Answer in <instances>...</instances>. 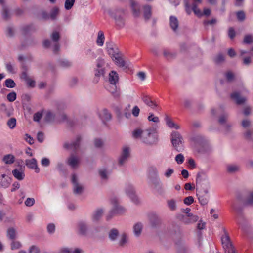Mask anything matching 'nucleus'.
Listing matches in <instances>:
<instances>
[{"label": "nucleus", "instance_id": "1", "mask_svg": "<svg viewBox=\"0 0 253 253\" xmlns=\"http://www.w3.org/2000/svg\"><path fill=\"white\" fill-rule=\"evenodd\" d=\"M132 136L135 139H140L142 142L148 145L156 144L158 140V136L154 128H150L143 130L137 128L132 133Z\"/></svg>", "mask_w": 253, "mask_h": 253}, {"label": "nucleus", "instance_id": "2", "mask_svg": "<svg viewBox=\"0 0 253 253\" xmlns=\"http://www.w3.org/2000/svg\"><path fill=\"white\" fill-rule=\"evenodd\" d=\"M149 178L155 191L160 195L165 192L163 184L159 178L158 171L156 168H152L149 170Z\"/></svg>", "mask_w": 253, "mask_h": 253}, {"label": "nucleus", "instance_id": "3", "mask_svg": "<svg viewBox=\"0 0 253 253\" xmlns=\"http://www.w3.org/2000/svg\"><path fill=\"white\" fill-rule=\"evenodd\" d=\"M223 231L224 232V235L221 238V242L225 253H237L227 230L225 228H223Z\"/></svg>", "mask_w": 253, "mask_h": 253}, {"label": "nucleus", "instance_id": "4", "mask_svg": "<svg viewBox=\"0 0 253 253\" xmlns=\"http://www.w3.org/2000/svg\"><path fill=\"white\" fill-rule=\"evenodd\" d=\"M183 141V137L178 132L173 131L171 133V142L173 147L177 152H182L184 150Z\"/></svg>", "mask_w": 253, "mask_h": 253}, {"label": "nucleus", "instance_id": "5", "mask_svg": "<svg viewBox=\"0 0 253 253\" xmlns=\"http://www.w3.org/2000/svg\"><path fill=\"white\" fill-rule=\"evenodd\" d=\"M209 188L205 186L203 187V186H199L198 188H196V195L201 205H205L208 202L209 198L208 195Z\"/></svg>", "mask_w": 253, "mask_h": 253}, {"label": "nucleus", "instance_id": "6", "mask_svg": "<svg viewBox=\"0 0 253 253\" xmlns=\"http://www.w3.org/2000/svg\"><path fill=\"white\" fill-rule=\"evenodd\" d=\"M125 191L126 194L129 196L133 203L136 205L140 203V200L136 195L135 188L132 184H128L126 185Z\"/></svg>", "mask_w": 253, "mask_h": 253}, {"label": "nucleus", "instance_id": "7", "mask_svg": "<svg viewBox=\"0 0 253 253\" xmlns=\"http://www.w3.org/2000/svg\"><path fill=\"white\" fill-rule=\"evenodd\" d=\"M124 10L122 9H116L114 13H110L111 16L115 20L116 25L120 28L124 26L125 22L122 15L124 14Z\"/></svg>", "mask_w": 253, "mask_h": 253}, {"label": "nucleus", "instance_id": "8", "mask_svg": "<svg viewBox=\"0 0 253 253\" xmlns=\"http://www.w3.org/2000/svg\"><path fill=\"white\" fill-rule=\"evenodd\" d=\"M183 1L185 11L187 14L190 15L192 10L194 14L198 17H201L203 15V13L201 12V11L197 8L198 5L196 3L192 4V7H191L188 0H183Z\"/></svg>", "mask_w": 253, "mask_h": 253}, {"label": "nucleus", "instance_id": "9", "mask_svg": "<svg viewBox=\"0 0 253 253\" xmlns=\"http://www.w3.org/2000/svg\"><path fill=\"white\" fill-rule=\"evenodd\" d=\"M130 149L127 147L123 148L121 154L118 159V165L123 166L127 163L130 157Z\"/></svg>", "mask_w": 253, "mask_h": 253}, {"label": "nucleus", "instance_id": "10", "mask_svg": "<svg viewBox=\"0 0 253 253\" xmlns=\"http://www.w3.org/2000/svg\"><path fill=\"white\" fill-rule=\"evenodd\" d=\"M105 61L102 58H98L96 60V69H95V76L96 78H99L105 74Z\"/></svg>", "mask_w": 253, "mask_h": 253}, {"label": "nucleus", "instance_id": "11", "mask_svg": "<svg viewBox=\"0 0 253 253\" xmlns=\"http://www.w3.org/2000/svg\"><path fill=\"white\" fill-rule=\"evenodd\" d=\"M148 217L149 223L152 228H156L161 224L162 220L160 216L156 213H150Z\"/></svg>", "mask_w": 253, "mask_h": 253}, {"label": "nucleus", "instance_id": "12", "mask_svg": "<svg viewBox=\"0 0 253 253\" xmlns=\"http://www.w3.org/2000/svg\"><path fill=\"white\" fill-rule=\"evenodd\" d=\"M81 140V137L78 136L77 137L75 140L73 141L72 142H65L63 147L66 149L72 150L75 153H76L77 151L80 147Z\"/></svg>", "mask_w": 253, "mask_h": 253}, {"label": "nucleus", "instance_id": "13", "mask_svg": "<svg viewBox=\"0 0 253 253\" xmlns=\"http://www.w3.org/2000/svg\"><path fill=\"white\" fill-rule=\"evenodd\" d=\"M72 182L73 184V193L76 195L81 194L83 192L84 187L78 182L75 174H73L72 176Z\"/></svg>", "mask_w": 253, "mask_h": 253}, {"label": "nucleus", "instance_id": "14", "mask_svg": "<svg viewBox=\"0 0 253 253\" xmlns=\"http://www.w3.org/2000/svg\"><path fill=\"white\" fill-rule=\"evenodd\" d=\"M113 60L115 62L117 65L124 69L129 68L130 63L129 62L125 61L123 59L119 53L112 58Z\"/></svg>", "mask_w": 253, "mask_h": 253}, {"label": "nucleus", "instance_id": "15", "mask_svg": "<svg viewBox=\"0 0 253 253\" xmlns=\"http://www.w3.org/2000/svg\"><path fill=\"white\" fill-rule=\"evenodd\" d=\"M111 203L113 205V209L111 210V213H115V214H122L125 211V209L119 205L116 198L111 200Z\"/></svg>", "mask_w": 253, "mask_h": 253}, {"label": "nucleus", "instance_id": "16", "mask_svg": "<svg viewBox=\"0 0 253 253\" xmlns=\"http://www.w3.org/2000/svg\"><path fill=\"white\" fill-rule=\"evenodd\" d=\"M25 165L28 168L34 169L36 173H38L40 172V169L38 167L37 161L35 158L26 160Z\"/></svg>", "mask_w": 253, "mask_h": 253}, {"label": "nucleus", "instance_id": "17", "mask_svg": "<svg viewBox=\"0 0 253 253\" xmlns=\"http://www.w3.org/2000/svg\"><path fill=\"white\" fill-rule=\"evenodd\" d=\"M231 98L235 101L237 105H242L246 101V98L245 97H241L239 92H234L231 94Z\"/></svg>", "mask_w": 253, "mask_h": 253}, {"label": "nucleus", "instance_id": "18", "mask_svg": "<svg viewBox=\"0 0 253 253\" xmlns=\"http://www.w3.org/2000/svg\"><path fill=\"white\" fill-rule=\"evenodd\" d=\"M79 233L82 236H86L88 232V227L86 222L81 221L78 223Z\"/></svg>", "mask_w": 253, "mask_h": 253}, {"label": "nucleus", "instance_id": "19", "mask_svg": "<svg viewBox=\"0 0 253 253\" xmlns=\"http://www.w3.org/2000/svg\"><path fill=\"white\" fill-rule=\"evenodd\" d=\"M79 163L78 158L73 154H72L67 160V164L73 169L77 168Z\"/></svg>", "mask_w": 253, "mask_h": 253}, {"label": "nucleus", "instance_id": "20", "mask_svg": "<svg viewBox=\"0 0 253 253\" xmlns=\"http://www.w3.org/2000/svg\"><path fill=\"white\" fill-rule=\"evenodd\" d=\"M11 182V179L5 174L0 175V187L7 188Z\"/></svg>", "mask_w": 253, "mask_h": 253}, {"label": "nucleus", "instance_id": "21", "mask_svg": "<svg viewBox=\"0 0 253 253\" xmlns=\"http://www.w3.org/2000/svg\"><path fill=\"white\" fill-rule=\"evenodd\" d=\"M21 78L24 80L29 87L33 88L35 86V82L32 80L28 75L26 71L22 72Z\"/></svg>", "mask_w": 253, "mask_h": 253}, {"label": "nucleus", "instance_id": "22", "mask_svg": "<svg viewBox=\"0 0 253 253\" xmlns=\"http://www.w3.org/2000/svg\"><path fill=\"white\" fill-rule=\"evenodd\" d=\"M106 44L108 53L112 59L119 53V50L115 45L111 43H107Z\"/></svg>", "mask_w": 253, "mask_h": 253}, {"label": "nucleus", "instance_id": "23", "mask_svg": "<svg viewBox=\"0 0 253 253\" xmlns=\"http://www.w3.org/2000/svg\"><path fill=\"white\" fill-rule=\"evenodd\" d=\"M130 3L133 15L135 17H139L140 15V6L139 4L134 0H131Z\"/></svg>", "mask_w": 253, "mask_h": 253}, {"label": "nucleus", "instance_id": "24", "mask_svg": "<svg viewBox=\"0 0 253 253\" xmlns=\"http://www.w3.org/2000/svg\"><path fill=\"white\" fill-rule=\"evenodd\" d=\"M143 227V225L142 223L140 222H138L133 225V231L135 236H140L142 233Z\"/></svg>", "mask_w": 253, "mask_h": 253}, {"label": "nucleus", "instance_id": "25", "mask_svg": "<svg viewBox=\"0 0 253 253\" xmlns=\"http://www.w3.org/2000/svg\"><path fill=\"white\" fill-rule=\"evenodd\" d=\"M119 80L118 75L116 72L112 71L109 74V81L111 84L116 87V84Z\"/></svg>", "mask_w": 253, "mask_h": 253}, {"label": "nucleus", "instance_id": "26", "mask_svg": "<svg viewBox=\"0 0 253 253\" xmlns=\"http://www.w3.org/2000/svg\"><path fill=\"white\" fill-rule=\"evenodd\" d=\"M103 213L102 209H98L95 210L91 215V219L93 222L98 221L101 217Z\"/></svg>", "mask_w": 253, "mask_h": 253}, {"label": "nucleus", "instance_id": "27", "mask_svg": "<svg viewBox=\"0 0 253 253\" xmlns=\"http://www.w3.org/2000/svg\"><path fill=\"white\" fill-rule=\"evenodd\" d=\"M99 117L103 122L108 121L111 119V115L106 109H104L99 114Z\"/></svg>", "mask_w": 253, "mask_h": 253}, {"label": "nucleus", "instance_id": "28", "mask_svg": "<svg viewBox=\"0 0 253 253\" xmlns=\"http://www.w3.org/2000/svg\"><path fill=\"white\" fill-rule=\"evenodd\" d=\"M169 25L172 30L174 32H176L179 25V22L177 18L175 16H171L170 17Z\"/></svg>", "mask_w": 253, "mask_h": 253}, {"label": "nucleus", "instance_id": "29", "mask_svg": "<svg viewBox=\"0 0 253 253\" xmlns=\"http://www.w3.org/2000/svg\"><path fill=\"white\" fill-rule=\"evenodd\" d=\"M228 118V114L227 113H224L221 115L218 119V122L221 125H226L227 130H229L231 125L229 124H226V121Z\"/></svg>", "mask_w": 253, "mask_h": 253}, {"label": "nucleus", "instance_id": "30", "mask_svg": "<svg viewBox=\"0 0 253 253\" xmlns=\"http://www.w3.org/2000/svg\"><path fill=\"white\" fill-rule=\"evenodd\" d=\"M196 188L199 187V186H201L203 187L205 186L206 187L209 188V184L208 182L206 183H203L202 182V175L201 173H198L197 174L196 176Z\"/></svg>", "mask_w": 253, "mask_h": 253}, {"label": "nucleus", "instance_id": "31", "mask_svg": "<svg viewBox=\"0 0 253 253\" xmlns=\"http://www.w3.org/2000/svg\"><path fill=\"white\" fill-rule=\"evenodd\" d=\"M58 64L62 68H67L72 65V63L66 59H60L58 61Z\"/></svg>", "mask_w": 253, "mask_h": 253}, {"label": "nucleus", "instance_id": "32", "mask_svg": "<svg viewBox=\"0 0 253 253\" xmlns=\"http://www.w3.org/2000/svg\"><path fill=\"white\" fill-rule=\"evenodd\" d=\"M144 17L146 20H149L152 15V7L151 6L146 5L144 6Z\"/></svg>", "mask_w": 253, "mask_h": 253}, {"label": "nucleus", "instance_id": "33", "mask_svg": "<svg viewBox=\"0 0 253 253\" xmlns=\"http://www.w3.org/2000/svg\"><path fill=\"white\" fill-rule=\"evenodd\" d=\"M165 120L167 125L169 127L174 128L176 129H178L179 128V126L172 121L167 115H166Z\"/></svg>", "mask_w": 253, "mask_h": 253}, {"label": "nucleus", "instance_id": "34", "mask_svg": "<svg viewBox=\"0 0 253 253\" xmlns=\"http://www.w3.org/2000/svg\"><path fill=\"white\" fill-rule=\"evenodd\" d=\"M119 236V231L116 228L112 229L109 232L108 237L111 241H115Z\"/></svg>", "mask_w": 253, "mask_h": 253}, {"label": "nucleus", "instance_id": "35", "mask_svg": "<svg viewBox=\"0 0 253 253\" xmlns=\"http://www.w3.org/2000/svg\"><path fill=\"white\" fill-rule=\"evenodd\" d=\"M105 37L104 33L102 31L98 32L97 38L96 40V43L98 46H102L104 44Z\"/></svg>", "mask_w": 253, "mask_h": 253}, {"label": "nucleus", "instance_id": "36", "mask_svg": "<svg viewBox=\"0 0 253 253\" xmlns=\"http://www.w3.org/2000/svg\"><path fill=\"white\" fill-rule=\"evenodd\" d=\"M2 10V16L4 20H8L10 18L11 15L6 5H3Z\"/></svg>", "mask_w": 253, "mask_h": 253}, {"label": "nucleus", "instance_id": "37", "mask_svg": "<svg viewBox=\"0 0 253 253\" xmlns=\"http://www.w3.org/2000/svg\"><path fill=\"white\" fill-rule=\"evenodd\" d=\"M2 160L5 164H11L15 161V157L12 154H7L3 157Z\"/></svg>", "mask_w": 253, "mask_h": 253}, {"label": "nucleus", "instance_id": "38", "mask_svg": "<svg viewBox=\"0 0 253 253\" xmlns=\"http://www.w3.org/2000/svg\"><path fill=\"white\" fill-rule=\"evenodd\" d=\"M12 173L13 176L19 180H22L24 178L25 175L24 173L19 171L17 169L13 170Z\"/></svg>", "mask_w": 253, "mask_h": 253}, {"label": "nucleus", "instance_id": "39", "mask_svg": "<svg viewBox=\"0 0 253 253\" xmlns=\"http://www.w3.org/2000/svg\"><path fill=\"white\" fill-rule=\"evenodd\" d=\"M55 115L52 112L47 111L45 116V121L47 122H52L55 120Z\"/></svg>", "mask_w": 253, "mask_h": 253}, {"label": "nucleus", "instance_id": "40", "mask_svg": "<svg viewBox=\"0 0 253 253\" xmlns=\"http://www.w3.org/2000/svg\"><path fill=\"white\" fill-rule=\"evenodd\" d=\"M164 56L167 60H170L175 57L176 54L173 52H171L168 49H164L163 51Z\"/></svg>", "mask_w": 253, "mask_h": 253}, {"label": "nucleus", "instance_id": "41", "mask_svg": "<svg viewBox=\"0 0 253 253\" xmlns=\"http://www.w3.org/2000/svg\"><path fill=\"white\" fill-rule=\"evenodd\" d=\"M7 237L12 240H13L16 238V230L13 228H9L7 231Z\"/></svg>", "mask_w": 253, "mask_h": 253}, {"label": "nucleus", "instance_id": "42", "mask_svg": "<svg viewBox=\"0 0 253 253\" xmlns=\"http://www.w3.org/2000/svg\"><path fill=\"white\" fill-rule=\"evenodd\" d=\"M167 203L168 207L171 211H174L176 210L177 207L176 202L174 199H172L171 200H168L167 201Z\"/></svg>", "mask_w": 253, "mask_h": 253}, {"label": "nucleus", "instance_id": "43", "mask_svg": "<svg viewBox=\"0 0 253 253\" xmlns=\"http://www.w3.org/2000/svg\"><path fill=\"white\" fill-rule=\"evenodd\" d=\"M128 241V238L126 234L123 233L121 235V238L119 242V245L121 247H124Z\"/></svg>", "mask_w": 253, "mask_h": 253}, {"label": "nucleus", "instance_id": "44", "mask_svg": "<svg viewBox=\"0 0 253 253\" xmlns=\"http://www.w3.org/2000/svg\"><path fill=\"white\" fill-rule=\"evenodd\" d=\"M227 171L229 173H235L240 169V167L236 165H230L227 167Z\"/></svg>", "mask_w": 253, "mask_h": 253}, {"label": "nucleus", "instance_id": "45", "mask_svg": "<svg viewBox=\"0 0 253 253\" xmlns=\"http://www.w3.org/2000/svg\"><path fill=\"white\" fill-rule=\"evenodd\" d=\"M4 85L8 88H14L16 86V84L11 79H7L5 81Z\"/></svg>", "mask_w": 253, "mask_h": 253}, {"label": "nucleus", "instance_id": "46", "mask_svg": "<svg viewBox=\"0 0 253 253\" xmlns=\"http://www.w3.org/2000/svg\"><path fill=\"white\" fill-rule=\"evenodd\" d=\"M244 204V205H253V192L250 193Z\"/></svg>", "mask_w": 253, "mask_h": 253}, {"label": "nucleus", "instance_id": "47", "mask_svg": "<svg viewBox=\"0 0 253 253\" xmlns=\"http://www.w3.org/2000/svg\"><path fill=\"white\" fill-rule=\"evenodd\" d=\"M75 2V0H66L64 4L65 9L67 10L71 9Z\"/></svg>", "mask_w": 253, "mask_h": 253}, {"label": "nucleus", "instance_id": "48", "mask_svg": "<svg viewBox=\"0 0 253 253\" xmlns=\"http://www.w3.org/2000/svg\"><path fill=\"white\" fill-rule=\"evenodd\" d=\"M22 30L25 34H27L30 31H35L36 28L33 24H30L23 27Z\"/></svg>", "mask_w": 253, "mask_h": 253}, {"label": "nucleus", "instance_id": "49", "mask_svg": "<svg viewBox=\"0 0 253 253\" xmlns=\"http://www.w3.org/2000/svg\"><path fill=\"white\" fill-rule=\"evenodd\" d=\"M99 174L102 180H107L108 178V172L105 169H101L99 170Z\"/></svg>", "mask_w": 253, "mask_h": 253}, {"label": "nucleus", "instance_id": "50", "mask_svg": "<svg viewBox=\"0 0 253 253\" xmlns=\"http://www.w3.org/2000/svg\"><path fill=\"white\" fill-rule=\"evenodd\" d=\"M85 55L91 59H94L96 58L97 55L96 53L92 51L90 49H87L85 51Z\"/></svg>", "mask_w": 253, "mask_h": 253}, {"label": "nucleus", "instance_id": "51", "mask_svg": "<svg viewBox=\"0 0 253 253\" xmlns=\"http://www.w3.org/2000/svg\"><path fill=\"white\" fill-rule=\"evenodd\" d=\"M59 13V9L57 7L53 8L49 15L50 18L52 20H55Z\"/></svg>", "mask_w": 253, "mask_h": 253}, {"label": "nucleus", "instance_id": "52", "mask_svg": "<svg viewBox=\"0 0 253 253\" xmlns=\"http://www.w3.org/2000/svg\"><path fill=\"white\" fill-rule=\"evenodd\" d=\"M60 38V36L58 32L54 31L51 35V38L54 42H58Z\"/></svg>", "mask_w": 253, "mask_h": 253}, {"label": "nucleus", "instance_id": "53", "mask_svg": "<svg viewBox=\"0 0 253 253\" xmlns=\"http://www.w3.org/2000/svg\"><path fill=\"white\" fill-rule=\"evenodd\" d=\"M188 217L189 218V221H185V222L186 223L195 222L197 221L199 219L198 216L194 215L192 213H189V215H188Z\"/></svg>", "mask_w": 253, "mask_h": 253}, {"label": "nucleus", "instance_id": "54", "mask_svg": "<svg viewBox=\"0 0 253 253\" xmlns=\"http://www.w3.org/2000/svg\"><path fill=\"white\" fill-rule=\"evenodd\" d=\"M177 253H189L188 247L184 244L177 248Z\"/></svg>", "mask_w": 253, "mask_h": 253}, {"label": "nucleus", "instance_id": "55", "mask_svg": "<svg viewBox=\"0 0 253 253\" xmlns=\"http://www.w3.org/2000/svg\"><path fill=\"white\" fill-rule=\"evenodd\" d=\"M16 124V120L14 118H11L7 122V126L9 127L10 128L13 129L14 128Z\"/></svg>", "mask_w": 253, "mask_h": 253}, {"label": "nucleus", "instance_id": "56", "mask_svg": "<svg viewBox=\"0 0 253 253\" xmlns=\"http://www.w3.org/2000/svg\"><path fill=\"white\" fill-rule=\"evenodd\" d=\"M224 56L222 53L218 54L214 58V61L216 64H219L224 61Z\"/></svg>", "mask_w": 253, "mask_h": 253}, {"label": "nucleus", "instance_id": "57", "mask_svg": "<svg viewBox=\"0 0 253 253\" xmlns=\"http://www.w3.org/2000/svg\"><path fill=\"white\" fill-rule=\"evenodd\" d=\"M5 67L7 71L11 74H15L16 73L13 65L11 62H7L5 63Z\"/></svg>", "mask_w": 253, "mask_h": 253}, {"label": "nucleus", "instance_id": "58", "mask_svg": "<svg viewBox=\"0 0 253 253\" xmlns=\"http://www.w3.org/2000/svg\"><path fill=\"white\" fill-rule=\"evenodd\" d=\"M237 19L240 21H243L246 18V15L243 11H238L236 13Z\"/></svg>", "mask_w": 253, "mask_h": 253}, {"label": "nucleus", "instance_id": "59", "mask_svg": "<svg viewBox=\"0 0 253 253\" xmlns=\"http://www.w3.org/2000/svg\"><path fill=\"white\" fill-rule=\"evenodd\" d=\"M7 99L9 102H13L16 99V93L14 91H12L8 93L7 95Z\"/></svg>", "mask_w": 253, "mask_h": 253}, {"label": "nucleus", "instance_id": "60", "mask_svg": "<svg viewBox=\"0 0 253 253\" xmlns=\"http://www.w3.org/2000/svg\"><path fill=\"white\" fill-rule=\"evenodd\" d=\"M175 160L178 164H182L184 160L183 155L181 153L178 154L176 156Z\"/></svg>", "mask_w": 253, "mask_h": 253}, {"label": "nucleus", "instance_id": "61", "mask_svg": "<svg viewBox=\"0 0 253 253\" xmlns=\"http://www.w3.org/2000/svg\"><path fill=\"white\" fill-rule=\"evenodd\" d=\"M35 202V200L33 198H27L25 201V204L27 207L32 206Z\"/></svg>", "mask_w": 253, "mask_h": 253}, {"label": "nucleus", "instance_id": "62", "mask_svg": "<svg viewBox=\"0 0 253 253\" xmlns=\"http://www.w3.org/2000/svg\"><path fill=\"white\" fill-rule=\"evenodd\" d=\"M225 77L228 82H232L235 77L234 74L231 71H228L225 74Z\"/></svg>", "mask_w": 253, "mask_h": 253}, {"label": "nucleus", "instance_id": "63", "mask_svg": "<svg viewBox=\"0 0 253 253\" xmlns=\"http://www.w3.org/2000/svg\"><path fill=\"white\" fill-rule=\"evenodd\" d=\"M245 136L248 140H253V129L247 131L245 133Z\"/></svg>", "mask_w": 253, "mask_h": 253}, {"label": "nucleus", "instance_id": "64", "mask_svg": "<svg viewBox=\"0 0 253 253\" xmlns=\"http://www.w3.org/2000/svg\"><path fill=\"white\" fill-rule=\"evenodd\" d=\"M29 253H40V250L38 247L32 245L29 249Z\"/></svg>", "mask_w": 253, "mask_h": 253}]
</instances>
